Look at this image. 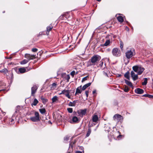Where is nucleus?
Returning <instances> with one entry per match:
<instances>
[{
  "label": "nucleus",
  "instance_id": "nucleus-49",
  "mask_svg": "<svg viewBox=\"0 0 153 153\" xmlns=\"http://www.w3.org/2000/svg\"><path fill=\"white\" fill-rule=\"evenodd\" d=\"M104 74L105 76H107V74L106 73H105V72H104Z\"/></svg>",
  "mask_w": 153,
  "mask_h": 153
},
{
  "label": "nucleus",
  "instance_id": "nucleus-10",
  "mask_svg": "<svg viewBox=\"0 0 153 153\" xmlns=\"http://www.w3.org/2000/svg\"><path fill=\"white\" fill-rule=\"evenodd\" d=\"M38 88L37 86L36 85H34L31 88V95L34 96V94L36 91V90Z\"/></svg>",
  "mask_w": 153,
  "mask_h": 153
},
{
  "label": "nucleus",
  "instance_id": "nucleus-44",
  "mask_svg": "<svg viewBox=\"0 0 153 153\" xmlns=\"http://www.w3.org/2000/svg\"><path fill=\"white\" fill-rule=\"evenodd\" d=\"M123 47V44L122 42H121L120 43V48L121 49H122Z\"/></svg>",
  "mask_w": 153,
  "mask_h": 153
},
{
  "label": "nucleus",
  "instance_id": "nucleus-54",
  "mask_svg": "<svg viewBox=\"0 0 153 153\" xmlns=\"http://www.w3.org/2000/svg\"><path fill=\"white\" fill-rule=\"evenodd\" d=\"M107 50L108 51H109V49H107Z\"/></svg>",
  "mask_w": 153,
  "mask_h": 153
},
{
  "label": "nucleus",
  "instance_id": "nucleus-57",
  "mask_svg": "<svg viewBox=\"0 0 153 153\" xmlns=\"http://www.w3.org/2000/svg\"><path fill=\"white\" fill-rule=\"evenodd\" d=\"M50 123H51V122H50Z\"/></svg>",
  "mask_w": 153,
  "mask_h": 153
},
{
  "label": "nucleus",
  "instance_id": "nucleus-47",
  "mask_svg": "<svg viewBox=\"0 0 153 153\" xmlns=\"http://www.w3.org/2000/svg\"><path fill=\"white\" fill-rule=\"evenodd\" d=\"M96 90H94L93 91V94H94L96 93Z\"/></svg>",
  "mask_w": 153,
  "mask_h": 153
},
{
  "label": "nucleus",
  "instance_id": "nucleus-31",
  "mask_svg": "<svg viewBox=\"0 0 153 153\" xmlns=\"http://www.w3.org/2000/svg\"><path fill=\"white\" fill-rule=\"evenodd\" d=\"M0 72L4 73L5 74H7V73L8 72V71L7 69L4 68L1 71H0Z\"/></svg>",
  "mask_w": 153,
  "mask_h": 153
},
{
  "label": "nucleus",
  "instance_id": "nucleus-17",
  "mask_svg": "<svg viewBox=\"0 0 153 153\" xmlns=\"http://www.w3.org/2000/svg\"><path fill=\"white\" fill-rule=\"evenodd\" d=\"M77 102V100L74 101L73 102H70L68 104V105L70 106H75Z\"/></svg>",
  "mask_w": 153,
  "mask_h": 153
},
{
  "label": "nucleus",
  "instance_id": "nucleus-32",
  "mask_svg": "<svg viewBox=\"0 0 153 153\" xmlns=\"http://www.w3.org/2000/svg\"><path fill=\"white\" fill-rule=\"evenodd\" d=\"M53 28L52 26H48L47 28V33H49V32L52 30V29Z\"/></svg>",
  "mask_w": 153,
  "mask_h": 153
},
{
  "label": "nucleus",
  "instance_id": "nucleus-28",
  "mask_svg": "<svg viewBox=\"0 0 153 153\" xmlns=\"http://www.w3.org/2000/svg\"><path fill=\"white\" fill-rule=\"evenodd\" d=\"M143 96L148 97L150 98H153V96L149 94H145L143 95Z\"/></svg>",
  "mask_w": 153,
  "mask_h": 153
},
{
  "label": "nucleus",
  "instance_id": "nucleus-50",
  "mask_svg": "<svg viewBox=\"0 0 153 153\" xmlns=\"http://www.w3.org/2000/svg\"><path fill=\"white\" fill-rule=\"evenodd\" d=\"M7 58L8 59H10L11 58V57H9Z\"/></svg>",
  "mask_w": 153,
  "mask_h": 153
},
{
  "label": "nucleus",
  "instance_id": "nucleus-29",
  "mask_svg": "<svg viewBox=\"0 0 153 153\" xmlns=\"http://www.w3.org/2000/svg\"><path fill=\"white\" fill-rule=\"evenodd\" d=\"M139 67L137 66H134L133 67V69L134 71L137 72Z\"/></svg>",
  "mask_w": 153,
  "mask_h": 153
},
{
  "label": "nucleus",
  "instance_id": "nucleus-42",
  "mask_svg": "<svg viewBox=\"0 0 153 153\" xmlns=\"http://www.w3.org/2000/svg\"><path fill=\"white\" fill-rule=\"evenodd\" d=\"M75 74V72L74 71H72L71 73V74L72 76H74Z\"/></svg>",
  "mask_w": 153,
  "mask_h": 153
},
{
  "label": "nucleus",
  "instance_id": "nucleus-39",
  "mask_svg": "<svg viewBox=\"0 0 153 153\" xmlns=\"http://www.w3.org/2000/svg\"><path fill=\"white\" fill-rule=\"evenodd\" d=\"M38 49L36 48H33L32 49V51L33 52H36Z\"/></svg>",
  "mask_w": 153,
  "mask_h": 153
},
{
  "label": "nucleus",
  "instance_id": "nucleus-51",
  "mask_svg": "<svg viewBox=\"0 0 153 153\" xmlns=\"http://www.w3.org/2000/svg\"><path fill=\"white\" fill-rule=\"evenodd\" d=\"M121 136V135H119L117 137V138H118V137H119L120 136Z\"/></svg>",
  "mask_w": 153,
  "mask_h": 153
},
{
  "label": "nucleus",
  "instance_id": "nucleus-22",
  "mask_svg": "<svg viewBox=\"0 0 153 153\" xmlns=\"http://www.w3.org/2000/svg\"><path fill=\"white\" fill-rule=\"evenodd\" d=\"M117 19L118 21L120 22H122L124 21L123 18L122 16H117Z\"/></svg>",
  "mask_w": 153,
  "mask_h": 153
},
{
  "label": "nucleus",
  "instance_id": "nucleus-2",
  "mask_svg": "<svg viewBox=\"0 0 153 153\" xmlns=\"http://www.w3.org/2000/svg\"><path fill=\"white\" fill-rule=\"evenodd\" d=\"M135 52L133 48H131L128 50L126 53V56L127 59V63L129 61V59L135 55Z\"/></svg>",
  "mask_w": 153,
  "mask_h": 153
},
{
  "label": "nucleus",
  "instance_id": "nucleus-45",
  "mask_svg": "<svg viewBox=\"0 0 153 153\" xmlns=\"http://www.w3.org/2000/svg\"><path fill=\"white\" fill-rule=\"evenodd\" d=\"M76 153H84V151H83L82 152H81L79 151H76Z\"/></svg>",
  "mask_w": 153,
  "mask_h": 153
},
{
  "label": "nucleus",
  "instance_id": "nucleus-46",
  "mask_svg": "<svg viewBox=\"0 0 153 153\" xmlns=\"http://www.w3.org/2000/svg\"><path fill=\"white\" fill-rule=\"evenodd\" d=\"M93 126V125L91 124H90V123L89 124V128L90 127H91Z\"/></svg>",
  "mask_w": 153,
  "mask_h": 153
},
{
  "label": "nucleus",
  "instance_id": "nucleus-38",
  "mask_svg": "<svg viewBox=\"0 0 153 153\" xmlns=\"http://www.w3.org/2000/svg\"><path fill=\"white\" fill-rule=\"evenodd\" d=\"M88 77V76H87L84 77L82 80V82H83L85 81L87 79V78Z\"/></svg>",
  "mask_w": 153,
  "mask_h": 153
},
{
  "label": "nucleus",
  "instance_id": "nucleus-7",
  "mask_svg": "<svg viewBox=\"0 0 153 153\" xmlns=\"http://www.w3.org/2000/svg\"><path fill=\"white\" fill-rule=\"evenodd\" d=\"M70 91L69 90L64 89L62 91L61 93H60L59 94H65L66 97L69 99L70 98V97L69 95Z\"/></svg>",
  "mask_w": 153,
  "mask_h": 153
},
{
  "label": "nucleus",
  "instance_id": "nucleus-58",
  "mask_svg": "<svg viewBox=\"0 0 153 153\" xmlns=\"http://www.w3.org/2000/svg\"><path fill=\"white\" fill-rule=\"evenodd\" d=\"M50 123H51V122H50Z\"/></svg>",
  "mask_w": 153,
  "mask_h": 153
},
{
  "label": "nucleus",
  "instance_id": "nucleus-55",
  "mask_svg": "<svg viewBox=\"0 0 153 153\" xmlns=\"http://www.w3.org/2000/svg\"><path fill=\"white\" fill-rule=\"evenodd\" d=\"M62 16H60V17H61V18H62Z\"/></svg>",
  "mask_w": 153,
  "mask_h": 153
},
{
  "label": "nucleus",
  "instance_id": "nucleus-33",
  "mask_svg": "<svg viewBox=\"0 0 153 153\" xmlns=\"http://www.w3.org/2000/svg\"><path fill=\"white\" fill-rule=\"evenodd\" d=\"M91 129L90 128H89L88 129L87 133L86 134V136L88 137L91 134Z\"/></svg>",
  "mask_w": 153,
  "mask_h": 153
},
{
  "label": "nucleus",
  "instance_id": "nucleus-52",
  "mask_svg": "<svg viewBox=\"0 0 153 153\" xmlns=\"http://www.w3.org/2000/svg\"><path fill=\"white\" fill-rule=\"evenodd\" d=\"M97 1H101V0H97Z\"/></svg>",
  "mask_w": 153,
  "mask_h": 153
},
{
  "label": "nucleus",
  "instance_id": "nucleus-48",
  "mask_svg": "<svg viewBox=\"0 0 153 153\" xmlns=\"http://www.w3.org/2000/svg\"><path fill=\"white\" fill-rule=\"evenodd\" d=\"M43 100H44V101H43V102H46L47 101V100L45 99H43Z\"/></svg>",
  "mask_w": 153,
  "mask_h": 153
},
{
  "label": "nucleus",
  "instance_id": "nucleus-59",
  "mask_svg": "<svg viewBox=\"0 0 153 153\" xmlns=\"http://www.w3.org/2000/svg\"><path fill=\"white\" fill-rule=\"evenodd\" d=\"M5 12V11H4L3 12V13H4Z\"/></svg>",
  "mask_w": 153,
  "mask_h": 153
},
{
  "label": "nucleus",
  "instance_id": "nucleus-36",
  "mask_svg": "<svg viewBox=\"0 0 153 153\" xmlns=\"http://www.w3.org/2000/svg\"><path fill=\"white\" fill-rule=\"evenodd\" d=\"M68 111L70 113H71L73 112V109L71 108H67Z\"/></svg>",
  "mask_w": 153,
  "mask_h": 153
},
{
  "label": "nucleus",
  "instance_id": "nucleus-21",
  "mask_svg": "<svg viewBox=\"0 0 153 153\" xmlns=\"http://www.w3.org/2000/svg\"><path fill=\"white\" fill-rule=\"evenodd\" d=\"M57 84L56 82L53 83L51 85V90L54 89L56 87Z\"/></svg>",
  "mask_w": 153,
  "mask_h": 153
},
{
  "label": "nucleus",
  "instance_id": "nucleus-27",
  "mask_svg": "<svg viewBox=\"0 0 153 153\" xmlns=\"http://www.w3.org/2000/svg\"><path fill=\"white\" fill-rule=\"evenodd\" d=\"M39 111L42 114H44L46 112V110L45 108L40 109L39 110Z\"/></svg>",
  "mask_w": 153,
  "mask_h": 153
},
{
  "label": "nucleus",
  "instance_id": "nucleus-41",
  "mask_svg": "<svg viewBox=\"0 0 153 153\" xmlns=\"http://www.w3.org/2000/svg\"><path fill=\"white\" fill-rule=\"evenodd\" d=\"M69 137L68 136H66L64 137V139L65 141H67L69 139Z\"/></svg>",
  "mask_w": 153,
  "mask_h": 153
},
{
  "label": "nucleus",
  "instance_id": "nucleus-60",
  "mask_svg": "<svg viewBox=\"0 0 153 153\" xmlns=\"http://www.w3.org/2000/svg\"><path fill=\"white\" fill-rule=\"evenodd\" d=\"M2 90H0V91H2Z\"/></svg>",
  "mask_w": 153,
  "mask_h": 153
},
{
  "label": "nucleus",
  "instance_id": "nucleus-19",
  "mask_svg": "<svg viewBox=\"0 0 153 153\" xmlns=\"http://www.w3.org/2000/svg\"><path fill=\"white\" fill-rule=\"evenodd\" d=\"M91 84V82L88 83L85 85H84L82 87V90H85L87 88L90 86Z\"/></svg>",
  "mask_w": 153,
  "mask_h": 153
},
{
  "label": "nucleus",
  "instance_id": "nucleus-18",
  "mask_svg": "<svg viewBox=\"0 0 153 153\" xmlns=\"http://www.w3.org/2000/svg\"><path fill=\"white\" fill-rule=\"evenodd\" d=\"M105 131L108 132L110 131L111 127L109 124H108L107 125H105V126L104 127Z\"/></svg>",
  "mask_w": 153,
  "mask_h": 153
},
{
  "label": "nucleus",
  "instance_id": "nucleus-35",
  "mask_svg": "<svg viewBox=\"0 0 153 153\" xmlns=\"http://www.w3.org/2000/svg\"><path fill=\"white\" fill-rule=\"evenodd\" d=\"M124 91L125 92H127L129 90V88L127 86H125L124 89Z\"/></svg>",
  "mask_w": 153,
  "mask_h": 153
},
{
  "label": "nucleus",
  "instance_id": "nucleus-40",
  "mask_svg": "<svg viewBox=\"0 0 153 153\" xmlns=\"http://www.w3.org/2000/svg\"><path fill=\"white\" fill-rule=\"evenodd\" d=\"M70 79V76L69 75H68L66 76V79L67 80V82L69 81V80Z\"/></svg>",
  "mask_w": 153,
  "mask_h": 153
},
{
  "label": "nucleus",
  "instance_id": "nucleus-14",
  "mask_svg": "<svg viewBox=\"0 0 153 153\" xmlns=\"http://www.w3.org/2000/svg\"><path fill=\"white\" fill-rule=\"evenodd\" d=\"M144 70V68L142 67H139L137 73L138 75H140L142 74L143 71Z\"/></svg>",
  "mask_w": 153,
  "mask_h": 153
},
{
  "label": "nucleus",
  "instance_id": "nucleus-34",
  "mask_svg": "<svg viewBox=\"0 0 153 153\" xmlns=\"http://www.w3.org/2000/svg\"><path fill=\"white\" fill-rule=\"evenodd\" d=\"M147 83V79L146 78H144V80L143 82H142V84L143 85H146Z\"/></svg>",
  "mask_w": 153,
  "mask_h": 153
},
{
  "label": "nucleus",
  "instance_id": "nucleus-43",
  "mask_svg": "<svg viewBox=\"0 0 153 153\" xmlns=\"http://www.w3.org/2000/svg\"><path fill=\"white\" fill-rule=\"evenodd\" d=\"M89 91H86L85 92V93L86 96V97H88V96Z\"/></svg>",
  "mask_w": 153,
  "mask_h": 153
},
{
  "label": "nucleus",
  "instance_id": "nucleus-13",
  "mask_svg": "<svg viewBox=\"0 0 153 153\" xmlns=\"http://www.w3.org/2000/svg\"><path fill=\"white\" fill-rule=\"evenodd\" d=\"M82 86H80L76 88L75 95H76L78 94H80L82 92V90L81 89Z\"/></svg>",
  "mask_w": 153,
  "mask_h": 153
},
{
  "label": "nucleus",
  "instance_id": "nucleus-4",
  "mask_svg": "<svg viewBox=\"0 0 153 153\" xmlns=\"http://www.w3.org/2000/svg\"><path fill=\"white\" fill-rule=\"evenodd\" d=\"M35 116L31 117L30 120L33 122H37L39 120V114L38 112H36L35 114Z\"/></svg>",
  "mask_w": 153,
  "mask_h": 153
},
{
  "label": "nucleus",
  "instance_id": "nucleus-16",
  "mask_svg": "<svg viewBox=\"0 0 153 153\" xmlns=\"http://www.w3.org/2000/svg\"><path fill=\"white\" fill-rule=\"evenodd\" d=\"M18 71H17L18 73H23L26 71V69L24 68H20L18 69Z\"/></svg>",
  "mask_w": 153,
  "mask_h": 153
},
{
  "label": "nucleus",
  "instance_id": "nucleus-9",
  "mask_svg": "<svg viewBox=\"0 0 153 153\" xmlns=\"http://www.w3.org/2000/svg\"><path fill=\"white\" fill-rule=\"evenodd\" d=\"M80 121V119L76 116H74L72 118V120L70 121L71 123H77Z\"/></svg>",
  "mask_w": 153,
  "mask_h": 153
},
{
  "label": "nucleus",
  "instance_id": "nucleus-1",
  "mask_svg": "<svg viewBox=\"0 0 153 153\" xmlns=\"http://www.w3.org/2000/svg\"><path fill=\"white\" fill-rule=\"evenodd\" d=\"M101 59V57L97 55L93 56L89 60V65H93L96 64Z\"/></svg>",
  "mask_w": 153,
  "mask_h": 153
},
{
  "label": "nucleus",
  "instance_id": "nucleus-24",
  "mask_svg": "<svg viewBox=\"0 0 153 153\" xmlns=\"http://www.w3.org/2000/svg\"><path fill=\"white\" fill-rule=\"evenodd\" d=\"M126 83L128 85H129L131 87H132L133 85L132 83L128 80L125 79V80Z\"/></svg>",
  "mask_w": 153,
  "mask_h": 153
},
{
  "label": "nucleus",
  "instance_id": "nucleus-3",
  "mask_svg": "<svg viewBox=\"0 0 153 153\" xmlns=\"http://www.w3.org/2000/svg\"><path fill=\"white\" fill-rule=\"evenodd\" d=\"M112 53L113 55L115 56H119L121 55L120 51L116 48L113 49Z\"/></svg>",
  "mask_w": 153,
  "mask_h": 153
},
{
  "label": "nucleus",
  "instance_id": "nucleus-12",
  "mask_svg": "<svg viewBox=\"0 0 153 153\" xmlns=\"http://www.w3.org/2000/svg\"><path fill=\"white\" fill-rule=\"evenodd\" d=\"M135 92L137 94H141L144 93V91L142 89L137 88L135 90Z\"/></svg>",
  "mask_w": 153,
  "mask_h": 153
},
{
  "label": "nucleus",
  "instance_id": "nucleus-53",
  "mask_svg": "<svg viewBox=\"0 0 153 153\" xmlns=\"http://www.w3.org/2000/svg\"><path fill=\"white\" fill-rule=\"evenodd\" d=\"M126 28H128V30H129L127 26L126 27Z\"/></svg>",
  "mask_w": 153,
  "mask_h": 153
},
{
  "label": "nucleus",
  "instance_id": "nucleus-30",
  "mask_svg": "<svg viewBox=\"0 0 153 153\" xmlns=\"http://www.w3.org/2000/svg\"><path fill=\"white\" fill-rule=\"evenodd\" d=\"M28 62V60L24 59L20 62L21 64H25L27 63Z\"/></svg>",
  "mask_w": 153,
  "mask_h": 153
},
{
  "label": "nucleus",
  "instance_id": "nucleus-8",
  "mask_svg": "<svg viewBox=\"0 0 153 153\" xmlns=\"http://www.w3.org/2000/svg\"><path fill=\"white\" fill-rule=\"evenodd\" d=\"M131 76L134 81H135L138 78V76L137 74H135L134 72L132 71L131 72Z\"/></svg>",
  "mask_w": 153,
  "mask_h": 153
},
{
  "label": "nucleus",
  "instance_id": "nucleus-25",
  "mask_svg": "<svg viewBox=\"0 0 153 153\" xmlns=\"http://www.w3.org/2000/svg\"><path fill=\"white\" fill-rule=\"evenodd\" d=\"M52 102L54 103L58 100V97L57 96H55L52 98Z\"/></svg>",
  "mask_w": 153,
  "mask_h": 153
},
{
  "label": "nucleus",
  "instance_id": "nucleus-56",
  "mask_svg": "<svg viewBox=\"0 0 153 153\" xmlns=\"http://www.w3.org/2000/svg\"><path fill=\"white\" fill-rule=\"evenodd\" d=\"M71 153V152H68V153Z\"/></svg>",
  "mask_w": 153,
  "mask_h": 153
},
{
  "label": "nucleus",
  "instance_id": "nucleus-26",
  "mask_svg": "<svg viewBox=\"0 0 153 153\" xmlns=\"http://www.w3.org/2000/svg\"><path fill=\"white\" fill-rule=\"evenodd\" d=\"M129 72L128 71L124 75V76L128 80L130 79V77L129 76Z\"/></svg>",
  "mask_w": 153,
  "mask_h": 153
},
{
  "label": "nucleus",
  "instance_id": "nucleus-6",
  "mask_svg": "<svg viewBox=\"0 0 153 153\" xmlns=\"http://www.w3.org/2000/svg\"><path fill=\"white\" fill-rule=\"evenodd\" d=\"M86 111L87 110L85 109H80L78 111L77 113L79 115L82 117L86 114Z\"/></svg>",
  "mask_w": 153,
  "mask_h": 153
},
{
  "label": "nucleus",
  "instance_id": "nucleus-23",
  "mask_svg": "<svg viewBox=\"0 0 153 153\" xmlns=\"http://www.w3.org/2000/svg\"><path fill=\"white\" fill-rule=\"evenodd\" d=\"M38 101L36 99H35L34 100L33 102L31 104V105L32 106H36L38 103Z\"/></svg>",
  "mask_w": 153,
  "mask_h": 153
},
{
  "label": "nucleus",
  "instance_id": "nucleus-20",
  "mask_svg": "<svg viewBox=\"0 0 153 153\" xmlns=\"http://www.w3.org/2000/svg\"><path fill=\"white\" fill-rule=\"evenodd\" d=\"M110 43V41L109 40H107L106 41L105 43L102 45H101V46L102 47L103 46H107L109 45Z\"/></svg>",
  "mask_w": 153,
  "mask_h": 153
},
{
  "label": "nucleus",
  "instance_id": "nucleus-5",
  "mask_svg": "<svg viewBox=\"0 0 153 153\" xmlns=\"http://www.w3.org/2000/svg\"><path fill=\"white\" fill-rule=\"evenodd\" d=\"M113 118L114 121L119 122L123 119V117L120 115L116 114L114 115Z\"/></svg>",
  "mask_w": 153,
  "mask_h": 153
},
{
  "label": "nucleus",
  "instance_id": "nucleus-11",
  "mask_svg": "<svg viewBox=\"0 0 153 153\" xmlns=\"http://www.w3.org/2000/svg\"><path fill=\"white\" fill-rule=\"evenodd\" d=\"M35 55H31L30 54H26L25 55V57L28 59V61L35 58Z\"/></svg>",
  "mask_w": 153,
  "mask_h": 153
},
{
  "label": "nucleus",
  "instance_id": "nucleus-15",
  "mask_svg": "<svg viewBox=\"0 0 153 153\" xmlns=\"http://www.w3.org/2000/svg\"><path fill=\"white\" fill-rule=\"evenodd\" d=\"M98 117L97 115H94L92 116V120L93 122H97L98 120Z\"/></svg>",
  "mask_w": 153,
  "mask_h": 153
},
{
  "label": "nucleus",
  "instance_id": "nucleus-37",
  "mask_svg": "<svg viewBox=\"0 0 153 153\" xmlns=\"http://www.w3.org/2000/svg\"><path fill=\"white\" fill-rule=\"evenodd\" d=\"M15 116L14 115H13L12 117V119L10 121L12 123L14 121V119H15Z\"/></svg>",
  "mask_w": 153,
  "mask_h": 153
}]
</instances>
